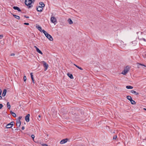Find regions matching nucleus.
Returning <instances> with one entry per match:
<instances>
[{"label": "nucleus", "instance_id": "nucleus-1", "mask_svg": "<svg viewBox=\"0 0 146 146\" xmlns=\"http://www.w3.org/2000/svg\"><path fill=\"white\" fill-rule=\"evenodd\" d=\"M33 2L32 0H25V3L26 5L28 6V8H30L33 6L31 4Z\"/></svg>", "mask_w": 146, "mask_h": 146}, {"label": "nucleus", "instance_id": "nucleus-2", "mask_svg": "<svg viewBox=\"0 0 146 146\" xmlns=\"http://www.w3.org/2000/svg\"><path fill=\"white\" fill-rule=\"evenodd\" d=\"M130 68L129 66H128L126 67V68L124 69L123 71L122 72L121 74L125 75L127 74L129 71Z\"/></svg>", "mask_w": 146, "mask_h": 146}, {"label": "nucleus", "instance_id": "nucleus-3", "mask_svg": "<svg viewBox=\"0 0 146 146\" xmlns=\"http://www.w3.org/2000/svg\"><path fill=\"white\" fill-rule=\"evenodd\" d=\"M42 62L43 64V66L45 68V69H44V70L45 71H46L47 69L48 66V64H47V63L45 61H42Z\"/></svg>", "mask_w": 146, "mask_h": 146}, {"label": "nucleus", "instance_id": "nucleus-4", "mask_svg": "<svg viewBox=\"0 0 146 146\" xmlns=\"http://www.w3.org/2000/svg\"><path fill=\"white\" fill-rule=\"evenodd\" d=\"M50 20L51 22L53 23H54L57 22V20L55 17L52 16L50 19Z\"/></svg>", "mask_w": 146, "mask_h": 146}, {"label": "nucleus", "instance_id": "nucleus-5", "mask_svg": "<svg viewBox=\"0 0 146 146\" xmlns=\"http://www.w3.org/2000/svg\"><path fill=\"white\" fill-rule=\"evenodd\" d=\"M68 140V139L66 138L62 140L60 142V144H63L66 143Z\"/></svg>", "mask_w": 146, "mask_h": 146}, {"label": "nucleus", "instance_id": "nucleus-6", "mask_svg": "<svg viewBox=\"0 0 146 146\" xmlns=\"http://www.w3.org/2000/svg\"><path fill=\"white\" fill-rule=\"evenodd\" d=\"M46 36L50 40L52 41L53 40V38L48 33L46 34Z\"/></svg>", "mask_w": 146, "mask_h": 146}, {"label": "nucleus", "instance_id": "nucleus-7", "mask_svg": "<svg viewBox=\"0 0 146 146\" xmlns=\"http://www.w3.org/2000/svg\"><path fill=\"white\" fill-rule=\"evenodd\" d=\"M42 10V8L40 6L36 7V10L38 12H41Z\"/></svg>", "mask_w": 146, "mask_h": 146}, {"label": "nucleus", "instance_id": "nucleus-8", "mask_svg": "<svg viewBox=\"0 0 146 146\" xmlns=\"http://www.w3.org/2000/svg\"><path fill=\"white\" fill-rule=\"evenodd\" d=\"M30 116V114H28L25 117V120L27 122H28L29 121Z\"/></svg>", "mask_w": 146, "mask_h": 146}, {"label": "nucleus", "instance_id": "nucleus-9", "mask_svg": "<svg viewBox=\"0 0 146 146\" xmlns=\"http://www.w3.org/2000/svg\"><path fill=\"white\" fill-rule=\"evenodd\" d=\"M34 47L36 49V51L38 52V53L41 54H42V52L41 51V50H40L39 49L37 48L36 46H34Z\"/></svg>", "mask_w": 146, "mask_h": 146}, {"label": "nucleus", "instance_id": "nucleus-10", "mask_svg": "<svg viewBox=\"0 0 146 146\" xmlns=\"http://www.w3.org/2000/svg\"><path fill=\"white\" fill-rule=\"evenodd\" d=\"M21 124V122L20 120H19L17 121L16 122V125L17 127H19Z\"/></svg>", "mask_w": 146, "mask_h": 146}, {"label": "nucleus", "instance_id": "nucleus-11", "mask_svg": "<svg viewBox=\"0 0 146 146\" xmlns=\"http://www.w3.org/2000/svg\"><path fill=\"white\" fill-rule=\"evenodd\" d=\"M14 9L15 10H17L19 11H21V9L18 7L17 6H14L13 7Z\"/></svg>", "mask_w": 146, "mask_h": 146}, {"label": "nucleus", "instance_id": "nucleus-12", "mask_svg": "<svg viewBox=\"0 0 146 146\" xmlns=\"http://www.w3.org/2000/svg\"><path fill=\"white\" fill-rule=\"evenodd\" d=\"M7 92V90L6 89H4L3 90L2 94V96L4 97L5 96Z\"/></svg>", "mask_w": 146, "mask_h": 146}, {"label": "nucleus", "instance_id": "nucleus-13", "mask_svg": "<svg viewBox=\"0 0 146 146\" xmlns=\"http://www.w3.org/2000/svg\"><path fill=\"white\" fill-rule=\"evenodd\" d=\"M36 28L38 29L39 31H40L41 32H42V29L41 27H40L39 25H38L36 26Z\"/></svg>", "mask_w": 146, "mask_h": 146}, {"label": "nucleus", "instance_id": "nucleus-14", "mask_svg": "<svg viewBox=\"0 0 146 146\" xmlns=\"http://www.w3.org/2000/svg\"><path fill=\"white\" fill-rule=\"evenodd\" d=\"M131 92L132 94H135L136 95H138L139 94L138 93L136 92V91H135L133 90H131Z\"/></svg>", "mask_w": 146, "mask_h": 146}, {"label": "nucleus", "instance_id": "nucleus-15", "mask_svg": "<svg viewBox=\"0 0 146 146\" xmlns=\"http://www.w3.org/2000/svg\"><path fill=\"white\" fill-rule=\"evenodd\" d=\"M67 75L71 79L73 78V75L72 74L68 73L67 74Z\"/></svg>", "mask_w": 146, "mask_h": 146}, {"label": "nucleus", "instance_id": "nucleus-16", "mask_svg": "<svg viewBox=\"0 0 146 146\" xmlns=\"http://www.w3.org/2000/svg\"><path fill=\"white\" fill-rule=\"evenodd\" d=\"M68 21L70 24H72L73 23V22L70 18L68 19Z\"/></svg>", "mask_w": 146, "mask_h": 146}, {"label": "nucleus", "instance_id": "nucleus-17", "mask_svg": "<svg viewBox=\"0 0 146 146\" xmlns=\"http://www.w3.org/2000/svg\"><path fill=\"white\" fill-rule=\"evenodd\" d=\"M13 16L14 17H15L16 19H20V17L19 16L17 15H15L14 14H13Z\"/></svg>", "mask_w": 146, "mask_h": 146}, {"label": "nucleus", "instance_id": "nucleus-18", "mask_svg": "<svg viewBox=\"0 0 146 146\" xmlns=\"http://www.w3.org/2000/svg\"><path fill=\"white\" fill-rule=\"evenodd\" d=\"M10 113L14 117H15L16 116V114L15 113L12 112L11 111H10Z\"/></svg>", "mask_w": 146, "mask_h": 146}, {"label": "nucleus", "instance_id": "nucleus-19", "mask_svg": "<svg viewBox=\"0 0 146 146\" xmlns=\"http://www.w3.org/2000/svg\"><path fill=\"white\" fill-rule=\"evenodd\" d=\"M127 99L129 100L130 101L132 100V99L131 97L129 96H127Z\"/></svg>", "mask_w": 146, "mask_h": 146}, {"label": "nucleus", "instance_id": "nucleus-20", "mask_svg": "<svg viewBox=\"0 0 146 146\" xmlns=\"http://www.w3.org/2000/svg\"><path fill=\"white\" fill-rule=\"evenodd\" d=\"M39 4L40 5H41V7H44V6H45V5L44 4V3L42 2H40L39 3Z\"/></svg>", "mask_w": 146, "mask_h": 146}, {"label": "nucleus", "instance_id": "nucleus-21", "mask_svg": "<svg viewBox=\"0 0 146 146\" xmlns=\"http://www.w3.org/2000/svg\"><path fill=\"white\" fill-rule=\"evenodd\" d=\"M126 88L127 89H132L133 88V87L130 86H126Z\"/></svg>", "mask_w": 146, "mask_h": 146}, {"label": "nucleus", "instance_id": "nucleus-22", "mask_svg": "<svg viewBox=\"0 0 146 146\" xmlns=\"http://www.w3.org/2000/svg\"><path fill=\"white\" fill-rule=\"evenodd\" d=\"M137 64H138V68H140V66H144L146 67V66H145L144 65H143V64H139V63H138Z\"/></svg>", "mask_w": 146, "mask_h": 146}, {"label": "nucleus", "instance_id": "nucleus-23", "mask_svg": "<svg viewBox=\"0 0 146 146\" xmlns=\"http://www.w3.org/2000/svg\"><path fill=\"white\" fill-rule=\"evenodd\" d=\"M11 124L10 123H8L7 124V125L6 126V127L7 128H11Z\"/></svg>", "mask_w": 146, "mask_h": 146}, {"label": "nucleus", "instance_id": "nucleus-24", "mask_svg": "<svg viewBox=\"0 0 146 146\" xmlns=\"http://www.w3.org/2000/svg\"><path fill=\"white\" fill-rule=\"evenodd\" d=\"M7 107L8 108V109H10V108H11V106L10 105L9 103V102H7Z\"/></svg>", "mask_w": 146, "mask_h": 146}, {"label": "nucleus", "instance_id": "nucleus-25", "mask_svg": "<svg viewBox=\"0 0 146 146\" xmlns=\"http://www.w3.org/2000/svg\"><path fill=\"white\" fill-rule=\"evenodd\" d=\"M74 65L79 69L82 70H83V69L82 68L78 66L77 65H76L75 64H74Z\"/></svg>", "mask_w": 146, "mask_h": 146}, {"label": "nucleus", "instance_id": "nucleus-26", "mask_svg": "<svg viewBox=\"0 0 146 146\" xmlns=\"http://www.w3.org/2000/svg\"><path fill=\"white\" fill-rule=\"evenodd\" d=\"M130 102L131 104H135L136 103L133 100H131Z\"/></svg>", "mask_w": 146, "mask_h": 146}, {"label": "nucleus", "instance_id": "nucleus-27", "mask_svg": "<svg viewBox=\"0 0 146 146\" xmlns=\"http://www.w3.org/2000/svg\"><path fill=\"white\" fill-rule=\"evenodd\" d=\"M10 123L11 124V127L14 125V122L13 121H12Z\"/></svg>", "mask_w": 146, "mask_h": 146}, {"label": "nucleus", "instance_id": "nucleus-28", "mask_svg": "<svg viewBox=\"0 0 146 146\" xmlns=\"http://www.w3.org/2000/svg\"><path fill=\"white\" fill-rule=\"evenodd\" d=\"M27 80V78L26 76H25L23 77V80L24 82H25Z\"/></svg>", "mask_w": 146, "mask_h": 146}, {"label": "nucleus", "instance_id": "nucleus-29", "mask_svg": "<svg viewBox=\"0 0 146 146\" xmlns=\"http://www.w3.org/2000/svg\"><path fill=\"white\" fill-rule=\"evenodd\" d=\"M38 116L39 117V118H38V120L40 121L41 119V117H40L41 116L40 115H38Z\"/></svg>", "mask_w": 146, "mask_h": 146}, {"label": "nucleus", "instance_id": "nucleus-30", "mask_svg": "<svg viewBox=\"0 0 146 146\" xmlns=\"http://www.w3.org/2000/svg\"><path fill=\"white\" fill-rule=\"evenodd\" d=\"M117 137V136L116 135H114L113 137V139L115 140L116 139Z\"/></svg>", "mask_w": 146, "mask_h": 146}, {"label": "nucleus", "instance_id": "nucleus-31", "mask_svg": "<svg viewBox=\"0 0 146 146\" xmlns=\"http://www.w3.org/2000/svg\"><path fill=\"white\" fill-rule=\"evenodd\" d=\"M31 137L33 139V140H34V137H35V136L34 135H31Z\"/></svg>", "mask_w": 146, "mask_h": 146}, {"label": "nucleus", "instance_id": "nucleus-32", "mask_svg": "<svg viewBox=\"0 0 146 146\" xmlns=\"http://www.w3.org/2000/svg\"><path fill=\"white\" fill-rule=\"evenodd\" d=\"M33 73L31 72L30 73V75H31V78H33Z\"/></svg>", "mask_w": 146, "mask_h": 146}, {"label": "nucleus", "instance_id": "nucleus-33", "mask_svg": "<svg viewBox=\"0 0 146 146\" xmlns=\"http://www.w3.org/2000/svg\"><path fill=\"white\" fill-rule=\"evenodd\" d=\"M3 107V105L2 104H0V109H1Z\"/></svg>", "mask_w": 146, "mask_h": 146}, {"label": "nucleus", "instance_id": "nucleus-34", "mask_svg": "<svg viewBox=\"0 0 146 146\" xmlns=\"http://www.w3.org/2000/svg\"><path fill=\"white\" fill-rule=\"evenodd\" d=\"M42 146H48V145L45 144H43L42 145Z\"/></svg>", "mask_w": 146, "mask_h": 146}, {"label": "nucleus", "instance_id": "nucleus-35", "mask_svg": "<svg viewBox=\"0 0 146 146\" xmlns=\"http://www.w3.org/2000/svg\"><path fill=\"white\" fill-rule=\"evenodd\" d=\"M31 78L33 82L34 83H35V82H34V79L33 78Z\"/></svg>", "mask_w": 146, "mask_h": 146}, {"label": "nucleus", "instance_id": "nucleus-36", "mask_svg": "<svg viewBox=\"0 0 146 146\" xmlns=\"http://www.w3.org/2000/svg\"><path fill=\"white\" fill-rule=\"evenodd\" d=\"M3 37V35H0V39H1Z\"/></svg>", "mask_w": 146, "mask_h": 146}, {"label": "nucleus", "instance_id": "nucleus-37", "mask_svg": "<svg viewBox=\"0 0 146 146\" xmlns=\"http://www.w3.org/2000/svg\"><path fill=\"white\" fill-rule=\"evenodd\" d=\"M24 24L25 25H29V23H24Z\"/></svg>", "mask_w": 146, "mask_h": 146}, {"label": "nucleus", "instance_id": "nucleus-38", "mask_svg": "<svg viewBox=\"0 0 146 146\" xmlns=\"http://www.w3.org/2000/svg\"><path fill=\"white\" fill-rule=\"evenodd\" d=\"M24 17H25L27 18H29V16H27L26 15H25L24 16Z\"/></svg>", "mask_w": 146, "mask_h": 146}, {"label": "nucleus", "instance_id": "nucleus-39", "mask_svg": "<svg viewBox=\"0 0 146 146\" xmlns=\"http://www.w3.org/2000/svg\"><path fill=\"white\" fill-rule=\"evenodd\" d=\"M44 33L45 36L46 35V34H48V33L46 31H45V33Z\"/></svg>", "mask_w": 146, "mask_h": 146}, {"label": "nucleus", "instance_id": "nucleus-40", "mask_svg": "<svg viewBox=\"0 0 146 146\" xmlns=\"http://www.w3.org/2000/svg\"><path fill=\"white\" fill-rule=\"evenodd\" d=\"M15 55V54L14 53L11 54H10V56H14Z\"/></svg>", "mask_w": 146, "mask_h": 146}, {"label": "nucleus", "instance_id": "nucleus-41", "mask_svg": "<svg viewBox=\"0 0 146 146\" xmlns=\"http://www.w3.org/2000/svg\"><path fill=\"white\" fill-rule=\"evenodd\" d=\"M45 31H44V30H42V32L43 33H45Z\"/></svg>", "mask_w": 146, "mask_h": 146}, {"label": "nucleus", "instance_id": "nucleus-42", "mask_svg": "<svg viewBox=\"0 0 146 146\" xmlns=\"http://www.w3.org/2000/svg\"><path fill=\"white\" fill-rule=\"evenodd\" d=\"M45 31H44V30H42V32L43 33H45Z\"/></svg>", "mask_w": 146, "mask_h": 146}, {"label": "nucleus", "instance_id": "nucleus-43", "mask_svg": "<svg viewBox=\"0 0 146 146\" xmlns=\"http://www.w3.org/2000/svg\"><path fill=\"white\" fill-rule=\"evenodd\" d=\"M142 40H143V41H146V40H145V39L144 38H142V39H141Z\"/></svg>", "mask_w": 146, "mask_h": 146}, {"label": "nucleus", "instance_id": "nucleus-44", "mask_svg": "<svg viewBox=\"0 0 146 146\" xmlns=\"http://www.w3.org/2000/svg\"><path fill=\"white\" fill-rule=\"evenodd\" d=\"M21 128L22 130H24L25 129V127L24 126H23Z\"/></svg>", "mask_w": 146, "mask_h": 146}, {"label": "nucleus", "instance_id": "nucleus-45", "mask_svg": "<svg viewBox=\"0 0 146 146\" xmlns=\"http://www.w3.org/2000/svg\"><path fill=\"white\" fill-rule=\"evenodd\" d=\"M21 118H22V117L21 116H19V120H20V119H21Z\"/></svg>", "mask_w": 146, "mask_h": 146}, {"label": "nucleus", "instance_id": "nucleus-46", "mask_svg": "<svg viewBox=\"0 0 146 146\" xmlns=\"http://www.w3.org/2000/svg\"><path fill=\"white\" fill-rule=\"evenodd\" d=\"M2 93V90L1 89H0V95H1Z\"/></svg>", "mask_w": 146, "mask_h": 146}, {"label": "nucleus", "instance_id": "nucleus-47", "mask_svg": "<svg viewBox=\"0 0 146 146\" xmlns=\"http://www.w3.org/2000/svg\"><path fill=\"white\" fill-rule=\"evenodd\" d=\"M2 97L0 95V100L2 99Z\"/></svg>", "mask_w": 146, "mask_h": 146}, {"label": "nucleus", "instance_id": "nucleus-48", "mask_svg": "<svg viewBox=\"0 0 146 146\" xmlns=\"http://www.w3.org/2000/svg\"><path fill=\"white\" fill-rule=\"evenodd\" d=\"M143 110H145V111H146V108H144L143 109Z\"/></svg>", "mask_w": 146, "mask_h": 146}, {"label": "nucleus", "instance_id": "nucleus-49", "mask_svg": "<svg viewBox=\"0 0 146 146\" xmlns=\"http://www.w3.org/2000/svg\"><path fill=\"white\" fill-rule=\"evenodd\" d=\"M15 130H16V131H17L18 130V129H17V128H16V129H15Z\"/></svg>", "mask_w": 146, "mask_h": 146}, {"label": "nucleus", "instance_id": "nucleus-50", "mask_svg": "<svg viewBox=\"0 0 146 146\" xmlns=\"http://www.w3.org/2000/svg\"><path fill=\"white\" fill-rule=\"evenodd\" d=\"M32 0V2L33 1V3L34 1H35V0Z\"/></svg>", "mask_w": 146, "mask_h": 146}, {"label": "nucleus", "instance_id": "nucleus-51", "mask_svg": "<svg viewBox=\"0 0 146 146\" xmlns=\"http://www.w3.org/2000/svg\"><path fill=\"white\" fill-rule=\"evenodd\" d=\"M99 103H101V101H100V100H99Z\"/></svg>", "mask_w": 146, "mask_h": 146}]
</instances>
